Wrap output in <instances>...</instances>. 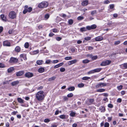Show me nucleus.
<instances>
[{"label": "nucleus", "mask_w": 127, "mask_h": 127, "mask_svg": "<svg viewBox=\"0 0 127 127\" xmlns=\"http://www.w3.org/2000/svg\"><path fill=\"white\" fill-rule=\"evenodd\" d=\"M37 99L39 101H42L44 97V95L43 91H40L37 92L36 95Z\"/></svg>", "instance_id": "obj_1"}, {"label": "nucleus", "mask_w": 127, "mask_h": 127, "mask_svg": "<svg viewBox=\"0 0 127 127\" xmlns=\"http://www.w3.org/2000/svg\"><path fill=\"white\" fill-rule=\"evenodd\" d=\"M48 5V2L46 1H43L39 3L38 7L40 8H43L47 7Z\"/></svg>", "instance_id": "obj_2"}, {"label": "nucleus", "mask_w": 127, "mask_h": 127, "mask_svg": "<svg viewBox=\"0 0 127 127\" xmlns=\"http://www.w3.org/2000/svg\"><path fill=\"white\" fill-rule=\"evenodd\" d=\"M16 14L14 11H11L9 13V17L11 19H14L16 17Z\"/></svg>", "instance_id": "obj_3"}, {"label": "nucleus", "mask_w": 127, "mask_h": 127, "mask_svg": "<svg viewBox=\"0 0 127 127\" xmlns=\"http://www.w3.org/2000/svg\"><path fill=\"white\" fill-rule=\"evenodd\" d=\"M111 63V61L109 60H106L102 62L100 64L101 66H105Z\"/></svg>", "instance_id": "obj_4"}, {"label": "nucleus", "mask_w": 127, "mask_h": 127, "mask_svg": "<svg viewBox=\"0 0 127 127\" xmlns=\"http://www.w3.org/2000/svg\"><path fill=\"white\" fill-rule=\"evenodd\" d=\"M106 85L107 84L106 83H100L96 85L95 87L96 88H98L106 86Z\"/></svg>", "instance_id": "obj_5"}, {"label": "nucleus", "mask_w": 127, "mask_h": 127, "mask_svg": "<svg viewBox=\"0 0 127 127\" xmlns=\"http://www.w3.org/2000/svg\"><path fill=\"white\" fill-rule=\"evenodd\" d=\"M97 27L96 25L95 24L91 26H88L86 27V28L88 30H91V29H95Z\"/></svg>", "instance_id": "obj_6"}, {"label": "nucleus", "mask_w": 127, "mask_h": 127, "mask_svg": "<svg viewBox=\"0 0 127 127\" xmlns=\"http://www.w3.org/2000/svg\"><path fill=\"white\" fill-rule=\"evenodd\" d=\"M18 60L17 59L14 57H11L10 58L9 61L10 63H16L17 62Z\"/></svg>", "instance_id": "obj_7"}, {"label": "nucleus", "mask_w": 127, "mask_h": 127, "mask_svg": "<svg viewBox=\"0 0 127 127\" xmlns=\"http://www.w3.org/2000/svg\"><path fill=\"white\" fill-rule=\"evenodd\" d=\"M32 10V7H30L27 9H24L23 11L24 14H26L27 12H30Z\"/></svg>", "instance_id": "obj_8"}, {"label": "nucleus", "mask_w": 127, "mask_h": 127, "mask_svg": "<svg viewBox=\"0 0 127 127\" xmlns=\"http://www.w3.org/2000/svg\"><path fill=\"white\" fill-rule=\"evenodd\" d=\"M24 71L23 70L20 71L16 73V75L17 76H20L22 75L24 73Z\"/></svg>", "instance_id": "obj_9"}, {"label": "nucleus", "mask_w": 127, "mask_h": 127, "mask_svg": "<svg viewBox=\"0 0 127 127\" xmlns=\"http://www.w3.org/2000/svg\"><path fill=\"white\" fill-rule=\"evenodd\" d=\"M33 76V74L32 73L30 72H28L25 73V76L28 78H30L32 77Z\"/></svg>", "instance_id": "obj_10"}, {"label": "nucleus", "mask_w": 127, "mask_h": 127, "mask_svg": "<svg viewBox=\"0 0 127 127\" xmlns=\"http://www.w3.org/2000/svg\"><path fill=\"white\" fill-rule=\"evenodd\" d=\"M3 44L4 46H10V42L8 41H5L3 42Z\"/></svg>", "instance_id": "obj_11"}, {"label": "nucleus", "mask_w": 127, "mask_h": 127, "mask_svg": "<svg viewBox=\"0 0 127 127\" xmlns=\"http://www.w3.org/2000/svg\"><path fill=\"white\" fill-rule=\"evenodd\" d=\"M103 39V37L101 36H98L95 38V40L96 41H100Z\"/></svg>", "instance_id": "obj_12"}, {"label": "nucleus", "mask_w": 127, "mask_h": 127, "mask_svg": "<svg viewBox=\"0 0 127 127\" xmlns=\"http://www.w3.org/2000/svg\"><path fill=\"white\" fill-rule=\"evenodd\" d=\"M77 60H74L69 61L68 62V64L69 65H70L72 64H75L76 63Z\"/></svg>", "instance_id": "obj_13"}, {"label": "nucleus", "mask_w": 127, "mask_h": 127, "mask_svg": "<svg viewBox=\"0 0 127 127\" xmlns=\"http://www.w3.org/2000/svg\"><path fill=\"white\" fill-rule=\"evenodd\" d=\"M88 3V1L87 0H85L82 2V5L83 6L87 5Z\"/></svg>", "instance_id": "obj_14"}, {"label": "nucleus", "mask_w": 127, "mask_h": 127, "mask_svg": "<svg viewBox=\"0 0 127 127\" xmlns=\"http://www.w3.org/2000/svg\"><path fill=\"white\" fill-rule=\"evenodd\" d=\"M105 89L103 88H101L97 90L96 92H98L101 93L105 92Z\"/></svg>", "instance_id": "obj_15"}, {"label": "nucleus", "mask_w": 127, "mask_h": 127, "mask_svg": "<svg viewBox=\"0 0 127 127\" xmlns=\"http://www.w3.org/2000/svg\"><path fill=\"white\" fill-rule=\"evenodd\" d=\"M39 51L38 50L34 51L31 52V54L34 55L36 54L39 53Z\"/></svg>", "instance_id": "obj_16"}, {"label": "nucleus", "mask_w": 127, "mask_h": 127, "mask_svg": "<svg viewBox=\"0 0 127 127\" xmlns=\"http://www.w3.org/2000/svg\"><path fill=\"white\" fill-rule=\"evenodd\" d=\"M0 17L1 18L3 21H6L7 20L6 18V17L4 15H0Z\"/></svg>", "instance_id": "obj_17"}, {"label": "nucleus", "mask_w": 127, "mask_h": 127, "mask_svg": "<svg viewBox=\"0 0 127 127\" xmlns=\"http://www.w3.org/2000/svg\"><path fill=\"white\" fill-rule=\"evenodd\" d=\"M20 58H23L24 60L27 59L26 56L24 54H21L20 55Z\"/></svg>", "instance_id": "obj_18"}, {"label": "nucleus", "mask_w": 127, "mask_h": 127, "mask_svg": "<svg viewBox=\"0 0 127 127\" xmlns=\"http://www.w3.org/2000/svg\"><path fill=\"white\" fill-rule=\"evenodd\" d=\"M21 48L19 46H17L15 49V51L17 52H19Z\"/></svg>", "instance_id": "obj_19"}, {"label": "nucleus", "mask_w": 127, "mask_h": 127, "mask_svg": "<svg viewBox=\"0 0 127 127\" xmlns=\"http://www.w3.org/2000/svg\"><path fill=\"white\" fill-rule=\"evenodd\" d=\"M14 69V67H11L7 69V72L8 73H10L13 71Z\"/></svg>", "instance_id": "obj_20"}, {"label": "nucleus", "mask_w": 127, "mask_h": 127, "mask_svg": "<svg viewBox=\"0 0 127 127\" xmlns=\"http://www.w3.org/2000/svg\"><path fill=\"white\" fill-rule=\"evenodd\" d=\"M19 83V81H17L12 82L11 83V84L12 86H13L18 84Z\"/></svg>", "instance_id": "obj_21"}, {"label": "nucleus", "mask_w": 127, "mask_h": 127, "mask_svg": "<svg viewBox=\"0 0 127 127\" xmlns=\"http://www.w3.org/2000/svg\"><path fill=\"white\" fill-rule=\"evenodd\" d=\"M44 69L43 67H41L39 68L38 69V71L40 73H42L44 72Z\"/></svg>", "instance_id": "obj_22"}, {"label": "nucleus", "mask_w": 127, "mask_h": 127, "mask_svg": "<svg viewBox=\"0 0 127 127\" xmlns=\"http://www.w3.org/2000/svg\"><path fill=\"white\" fill-rule=\"evenodd\" d=\"M56 78V77L55 76H53V77H51V78H49L48 79V81H52L54 80Z\"/></svg>", "instance_id": "obj_23"}, {"label": "nucleus", "mask_w": 127, "mask_h": 127, "mask_svg": "<svg viewBox=\"0 0 127 127\" xmlns=\"http://www.w3.org/2000/svg\"><path fill=\"white\" fill-rule=\"evenodd\" d=\"M17 100L18 102L20 103H24V100L23 99L20 98H17Z\"/></svg>", "instance_id": "obj_24"}, {"label": "nucleus", "mask_w": 127, "mask_h": 127, "mask_svg": "<svg viewBox=\"0 0 127 127\" xmlns=\"http://www.w3.org/2000/svg\"><path fill=\"white\" fill-rule=\"evenodd\" d=\"M75 87L73 86L70 87H69L68 89V90L69 91H74L75 89Z\"/></svg>", "instance_id": "obj_25"}, {"label": "nucleus", "mask_w": 127, "mask_h": 127, "mask_svg": "<svg viewBox=\"0 0 127 127\" xmlns=\"http://www.w3.org/2000/svg\"><path fill=\"white\" fill-rule=\"evenodd\" d=\"M87 50L88 51H90L93 49V47L90 46H87L86 48Z\"/></svg>", "instance_id": "obj_26"}, {"label": "nucleus", "mask_w": 127, "mask_h": 127, "mask_svg": "<svg viewBox=\"0 0 127 127\" xmlns=\"http://www.w3.org/2000/svg\"><path fill=\"white\" fill-rule=\"evenodd\" d=\"M43 61L42 60H38L36 61V63L38 65H40L42 64Z\"/></svg>", "instance_id": "obj_27"}, {"label": "nucleus", "mask_w": 127, "mask_h": 127, "mask_svg": "<svg viewBox=\"0 0 127 127\" xmlns=\"http://www.w3.org/2000/svg\"><path fill=\"white\" fill-rule=\"evenodd\" d=\"M87 30H88L87 29V28H85V27H83L82 28H81L80 29V31L82 32H85L87 31Z\"/></svg>", "instance_id": "obj_28"}, {"label": "nucleus", "mask_w": 127, "mask_h": 127, "mask_svg": "<svg viewBox=\"0 0 127 127\" xmlns=\"http://www.w3.org/2000/svg\"><path fill=\"white\" fill-rule=\"evenodd\" d=\"M101 68H98L94 69V71L95 72H99L101 70Z\"/></svg>", "instance_id": "obj_29"}, {"label": "nucleus", "mask_w": 127, "mask_h": 127, "mask_svg": "<svg viewBox=\"0 0 127 127\" xmlns=\"http://www.w3.org/2000/svg\"><path fill=\"white\" fill-rule=\"evenodd\" d=\"M91 78L90 77L85 76L83 77L82 78V79L83 80H86L90 79Z\"/></svg>", "instance_id": "obj_30"}, {"label": "nucleus", "mask_w": 127, "mask_h": 127, "mask_svg": "<svg viewBox=\"0 0 127 127\" xmlns=\"http://www.w3.org/2000/svg\"><path fill=\"white\" fill-rule=\"evenodd\" d=\"M90 61L87 59H86L83 60L82 61V62L84 64H86L89 63Z\"/></svg>", "instance_id": "obj_31"}, {"label": "nucleus", "mask_w": 127, "mask_h": 127, "mask_svg": "<svg viewBox=\"0 0 127 127\" xmlns=\"http://www.w3.org/2000/svg\"><path fill=\"white\" fill-rule=\"evenodd\" d=\"M76 113L74 112L71 111L70 114V115L71 117H74L75 116Z\"/></svg>", "instance_id": "obj_32"}, {"label": "nucleus", "mask_w": 127, "mask_h": 127, "mask_svg": "<svg viewBox=\"0 0 127 127\" xmlns=\"http://www.w3.org/2000/svg\"><path fill=\"white\" fill-rule=\"evenodd\" d=\"M59 117L62 119H64L66 118V115H60L59 116Z\"/></svg>", "instance_id": "obj_33"}, {"label": "nucleus", "mask_w": 127, "mask_h": 127, "mask_svg": "<svg viewBox=\"0 0 127 127\" xmlns=\"http://www.w3.org/2000/svg\"><path fill=\"white\" fill-rule=\"evenodd\" d=\"M84 86V84L83 83H81L78 84V86L79 88H82Z\"/></svg>", "instance_id": "obj_34"}, {"label": "nucleus", "mask_w": 127, "mask_h": 127, "mask_svg": "<svg viewBox=\"0 0 127 127\" xmlns=\"http://www.w3.org/2000/svg\"><path fill=\"white\" fill-rule=\"evenodd\" d=\"M84 19V17L83 16H79L77 18V19L78 20H81Z\"/></svg>", "instance_id": "obj_35"}, {"label": "nucleus", "mask_w": 127, "mask_h": 127, "mask_svg": "<svg viewBox=\"0 0 127 127\" xmlns=\"http://www.w3.org/2000/svg\"><path fill=\"white\" fill-rule=\"evenodd\" d=\"M64 59L65 60H71L72 59V57L71 56L67 57H65Z\"/></svg>", "instance_id": "obj_36"}, {"label": "nucleus", "mask_w": 127, "mask_h": 127, "mask_svg": "<svg viewBox=\"0 0 127 127\" xmlns=\"http://www.w3.org/2000/svg\"><path fill=\"white\" fill-rule=\"evenodd\" d=\"M29 43L28 42L26 43L24 45V47L26 48H28L29 47Z\"/></svg>", "instance_id": "obj_37"}, {"label": "nucleus", "mask_w": 127, "mask_h": 127, "mask_svg": "<svg viewBox=\"0 0 127 127\" xmlns=\"http://www.w3.org/2000/svg\"><path fill=\"white\" fill-rule=\"evenodd\" d=\"M49 17V15L47 14L45 15L44 18L46 20H47Z\"/></svg>", "instance_id": "obj_38"}, {"label": "nucleus", "mask_w": 127, "mask_h": 127, "mask_svg": "<svg viewBox=\"0 0 127 127\" xmlns=\"http://www.w3.org/2000/svg\"><path fill=\"white\" fill-rule=\"evenodd\" d=\"M120 43L121 41L120 40H118L115 41L114 44L115 45H117L120 44Z\"/></svg>", "instance_id": "obj_39"}, {"label": "nucleus", "mask_w": 127, "mask_h": 127, "mask_svg": "<svg viewBox=\"0 0 127 127\" xmlns=\"http://www.w3.org/2000/svg\"><path fill=\"white\" fill-rule=\"evenodd\" d=\"M97 58L98 57L97 56H93L92 57V59L93 60H95L97 59Z\"/></svg>", "instance_id": "obj_40"}, {"label": "nucleus", "mask_w": 127, "mask_h": 127, "mask_svg": "<svg viewBox=\"0 0 127 127\" xmlns=\"http://www.w3.org/2000/svg\"><path fill=\"white\" fill-rule=\"evenodd\" d=\"M63 100L64 101H67L68 100V98L66 96H64L63 97Z\"/></svg>", "instance_id": "obj_41"}, {"label": "nucleus", "mask_w": 127, "mask_h": 127, "mask_svg": "<svg viewBox=\"0 0 127 127\" xmlns=\"http://www.w3.org/2000/svg\"><path fill=\"white\" fill-rule=\"evenodd\" d=\"M91 38V37L88 36L85 37L84 39L88 41L90 40Z\"/></svg>", "instance_id": "obj_42"}, {"label": "nucleus", "mask_w": 127, "mask_h": 127, "mask_svg": "<svg viewBox=\"0 0 127 127\" xmlns=\"http://www.w3.org/2000/svg\"><path fill=\"white\" fill-rule=\"evenodd\" d=\"M94 101V100L93 99H89L90 103L89 104V105H90Z\"/></svg>", "instance_id": "obj_43"}, {"label": "nucleus", "mask_w": 127, "mask_h": 127, "mask_svg": "<svg viewBox=\"0 0 127 127\" xmlns=\"http://www.w3.org/2000/svg\"><path fill=\"white\" fill-rule=\"evenodd\" d=\"M73 94L72 93H70L68 94L67 95V97H72L73 96Z\"/></svg>", "instance_id": "obj_44"}, {"label": "nucleus", "mask_w": 127, "mask_h": 127, "mask_svg": "<svg viewBox=\"0 0 127 127\" xmlns=\"http://www.w3.org/2000/svg\"><path fill=\"white\" fill-rule=\"evenodd\" d=\"M68 22L69 25H71L73 23V21L72 19H70L68 21Z\"/></svg>", "instance_id": "obj_45"}, {"label": "nucleus", "mask_w": 127, "mask_h": 127, "mask_svg": "<svg viewBox=\"0 0 127 127\" xmlns=\"http://www.w3.org/2000/svg\"><path fill=\"white\" fill-rule=\"evenodd\" d=\"M109 124L107 122H106L104 125V127H109Z\"/></svg>", "instance_id": "obj_46"}, {"label": "nucleus", "mask_w": 127, "mask_h": 127, "mask_svg": "<svg viewBox=\"0 0 127 127\" xmlns=\"http://www.w3.org/2000/svg\"><path fill=\"white\" fill-rule=\"evenodd\" d=\"M114 7V5L113 4H112L109 5V8L110 9H113Z\"/></svg>", "instance_id": "obj_47"}, {"label": "nucleus", "mask_w": 127, "mask_h": 127, "mask_svg": "<svg viewBox=\"0 0 127 127\" xmlns=\"http://www.w3.org/2000/svg\"><path fill=\"white\" fill-rule=\"evenodd\" d=\"M122 87L123 86L122 85H120V86H118L117 88L118 90H120L122 89Z\"/></svg>", "instance_id": "obj_48"}, {"label": "nucleus", "mask_w": 127, "mask_h": 127, "mask_svg": "<svg viewBox=\"0 0 127 127\" xmlns=\"http://www.w3.org/2000/svg\"><path fill=\"white\" fill-rule=\"evenodd\" d=\"M50 121V120L48 119H45L44 120V122L45 123H48Z\"/></svg>", "instance_id": "obj_49"}, {"label": "nucleus", "mask_w": 127, "mask_h": 127, "mask_svg": "<svg viewBox=\"0 0 127 127\" xmlns=\"http://www.w3.org/2000/svg\"><path fill=\"white\" fill-rule=\"evenodd\" d=\"M5 67V66L3 64L0 63V68H3Z\"/></svg>", "instance_id": "obj_50"}, {"label": "nucleus", "mask_w": 127, "mask_h": 127, "mask_svg": "<svg viewBox=\"0 0 127 127\" xmlns=\"http://www.w3.org/2000/svg\"><path fill=\"white\" fill-rule=\"evenodd\" d=\"M65 70V69L64 68H61L60 69V71L61 72H64Z\"/></svg>", "instance_id": "obj_51"}, {"label": "nucleus", "mask_w": 127, "mask_h": 127, "mask_svg": "<svg viewBox=\"0 0 127 127\" xmlns=\"http://www.w3.org/2000/svg\"><path fill=\"white\" fill-rule=\"evenodd\" d=\"M110 3V1L108 0H105L104 1V4H108Z\"/></svg>", "instance_id": "obj_52"}, {"label": "nucleus", "mask_w": 127, "mask_h": 127, "mask_svg": "<svg viewBox=\"0 0 127 127\" xmlns=\"http://www.w3.org/2000/svg\"><path fill=\"white\" fill-rule=\"evenodd\" d=\"M96 11L95 10H94L92 11L91 12V14L92 15H93L94 14H96Z\"/></svg>", "instance_id": "obj_53"}, {"label": "nucleus", "mask_w": 127, "mask_h": 127, "mask_svg": "<svg viewBox=\"0 0 127 127\" xmlns=\"http://www.w3.org/2000/svg\"><path fill=\"white\" fill-rule=\"evenodd\" d=\"M95 73L94 71V70H93L88 72V74H90L93 73Z\"/></svg>", "instance_id": "obj_54"}, {"label": "nucleus", "mask_w": 127, "mask_h": 127, "mask_svg": "<svg viewBox=\"0 0 127 127\" xmlns=\"http://www.w3.org/2000/svg\"><path fill=\"white\" fill-rule=\"evenodd\" d=\"M56 39L57 41H59L62 39V38L60 37H56Z\"/></svg>", "instance_id": "obj_55"}, {"label": "nucleus", "mask_w": 127, "mask_h": 127, "mask_svg": "<svg viewBox=\"0 0 127 127\" xmlns=\"http://www.w3.org/2000/svg\"><path fill=\"white\" fill-rule=\"evenodd\" d=\"M103 96L105 97H107L108 96V94L106 93H104L101 94Z\"/></svg>", "instance_id": "obj_56"}, {"label": "nucleus", "mask_w": 127, "mask_h": 127, "mask_svg": "<svg viewBox=\"0 0 127 127\" xmlns=\"http://www.w3.org/2000/svg\"><path fill=\"white\" fill-rule=\"evenodd\" d=\"M108 107L110 108H112L113 107V105L111 104H109L108 105Z\"/></svg>", "instance_id": "obj_57"}, {"label": "nucleus", "mask_w": 127, "mask_h": 127, "mask_svg": "<svg viewBox=\"0 0 127 127\" xmlns=\"http://www.w3.org/2000/svg\"><path fill=\"white\" fill-rule=\"evenodd\" d=\"M122 99L121 98H118L117 100V102H118L121 103L122 101Z\"/></svg>", "instance_id": "obj_58"}, {"label": "nucleus", "mask_w": 127, "mask_h": 127, "mask_svg": "<svg viewBox=\"0 0 127 127\" xmlns=\"http://www.w3.org/2000/svg\"><path fill=\"white\" fill-rule=\"evenodd\" d=\"M123 65L125 68H127V63L124 64Z\"/></svg>", "instance_id": "obj_59"}, {"label": "nucleus", "mask_w": 127, "mask_h": 127, "mask_svg": "<svg viewBox=\"0 0 127 127\" xmlns=\"http://www.w3.org/2000/svg\"><path fill=\"white\" fill-rule=\"evenodd\" d=\"M51 60H47L46 61V63L47 64H49L51 62Z\"/></svg>", "instance_id": "obj_60"}, {"label": "nucleus", "mask_w": 127, "mask_h": 127, "mask_svg": "<svg viewBox=\"0 0 127 127\" xmlns=\"http://www.w3.org/2000/svg\"><path fill=\"white\" fill-rule=\"evenodd\" d=\"M125 91H123L121 92V94L122 95H124L125 94Z\"/></svg>", "instance_id": "obj_61"}, {"label": "nucleus", "mask_w": 127, "mask_h": 127, "mask_svg": "<svg viewBox=\"0 0 127 127\" xmlns=\"http://www.w3.org/2000/svg\"><path fill=\"white\" fill-rule=\"evenodd\" d=\"M59 61L58 60H54L53 61V63H58Z\"/></svg>", "instance_id": "obj_62"}, {"label": "nucleus", "mask_w": 127, "mask_h": 127, "mask_svg": "<svg viewBox=\"0 0 127 127\" xmlns=\"http://www.w3.org/2000/svg\"><path fill=\"white\" fill-rule=\"evenodd\" d=\"M63 64H64V63H61L58 64V66L59 67H60L62 66Z\"/></svg>", "instance_id": "obj_63"}, {"label": "nucleus", "mask_w": 127, "mask_h": 127, "mask_svg": "<svg viewBox=\"0 0 127 127\" xmlns=\"http://www.w3.org/2000/svg\"><path fill=\"white\" fill-rule=\"evenodd\" d=\"M58 30L57 29H53V32H57Z\"/></svg>", "instance_id": "obj_64"}]
</instances>
